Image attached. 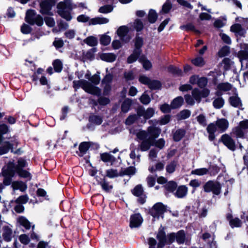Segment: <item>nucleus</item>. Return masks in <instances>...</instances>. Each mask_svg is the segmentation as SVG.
<instances>
[{
    "label": "nucleus",
    "instance_id": "nucleus-3",
    "mask_svg": "<svg viewBox=\"0 0 248 248\" xmlns=\"http://www.w3.org/2000/svg\"><path fill=\"white\" fill-rule=\"evenodd\" d=\"M58 14L66 21H69L72 18L71 12L73 10L72 3L70 0L60 2L57 6Z\"/></svg>",
    "mask_w": 248,
    "mask_h": 248
},
{
    "label": "nucleus",
    "instance_id": "nucleus-37",
    "mask_svg": "<svg viewBox=\"0 0 248 248\" xmlns=\"http://www.w3.org/2000/svg\"><path fill=\"white\" fill-rule=\"evenodd\" d=\"M136 171V168L134 167H129L128 168H126L124 169L123 170H122L120 171V176H123V175H133L135 174Z\"/></svg>",
    "mask_w": 248,
    "mask_h": 248
},
{
    "label": "nucleus",
    "instance_id": "nucleus-38",
    "mask_svg": "<svg viewBox=\"0 0 248 248\" xmlns=\"http://www.w3.org/2000/svg\"><path fill=\"white\" fill-rule=\"evenodd\" d=\"M177 165L178 162L176 160H173L170 162L167 165L166 167L167 172L169 173H172L174 172Z\"/></svg>",
    "mask_w": 248,
    "mask_h": 248
},
{
    "label": "nucleus",
    "instance_id": "nucleus-35",
    "mask_svg": "<svg viewBox=\"0 0 248 248\" xmlns=\"http://www.w3.org/2000/svg\"><path fill=\"white\" fill-rule=\"evenodd\" d=\"M184 103V99L182 96H178L174 99L171 103L173 109L181 107Z\"/></svg>",
    "mask_w": 248,
    "mask_h": 248
},
{
    "label": "nucleus",
    "instance_id": "nucleus-62",
    "mask_svg": "<svg viewBox=\"0 0 248 248\" xmlns=\"http://www.w3.org/2000/svg\"><path fill=\"white\" fill-rule=\"evenodd\" d=\"M196 119L197 122H198V123L200 125H201L203 126H205L206 125V124H207L206 119L205 116L203 114H200L199 116L196 117Z\"/></svg>",
    "mask_w": 248,
    "mask_h": 248
},
{
    "label": "nucleus",
    "instance_id": "nucleus-53",
    "mask_svg": "<svg viewBox=\"0 0 248 248\" xmlns=\"http://www.w3.org/2000/svg\"><path fill=\"white\" fill-rule=\"evenodd\" d=\"M11 148L12 145L8 142H3L2 146L0 147V155L7 153Z\"/></svg>",
    "mask_w": 248,
    "mask_h": 248
},
{
    "label": "nucleus",
    "instance_id": "nucleus-49",
    "mask_svg": "<svg viewBox=\"0 0 248 248\" xmlns=\"http://www.w3.org/2000/svg\"><path fill=\"white\" fill-rule=\"evenodd\" d=\"M191 62L193 65L198 67H202L205 64L204 59L201 57H198L192 59Z\"/></svg>",
    "mask_w": 248,
    "mask_h": 248
},
{
    "label": "nucleus",
    "instance_id": "nucleus-57",
    "mask_svg": "<svg viewBox=\"0 0 248 248\" xmlns=\"http://www.w3.org/2000/svg\"><path fill=\"white\" fill-rule=\"evenodd\" d=\"M224 104V100L221 97L216 98L213 102L214 107L216 108H222Z\"/></svg>",
    "mask_w": 248,
    "mask_h": 248
},
{
    "label": "nucleus",
    "instance_id": "nucleus-20",
    "mask_svg": "<svg viewBox=\"0 0 248 248\" xmlns=\"http://www.w3.org/2000/svg\"><path fill=\"white\" fill-rule=\"evenodd\" d=\"M216 124L218 130L221 133L225 131L229 125L228 121L224 118L217 119L216 122Z\"/></svg>",
    "mask_w": 248,
    "mask_h": 248
},
{
    "label": "nucleus",
    "instance_id": "nucleus-28",
    "mask_svg": "<svg viewBox=\"0 0 248 248\" xmlns=\"http://www.w3.org/2000/svg\"><path fill=\"white\" fill-rule=\"evenodd\" d=\"M231 134L232 136L236 137L237 138H243L246 133L238 125L237 126L232 128Z\"/></svg>",
    "mask_w": 248,
    "mask_h": 248
},
{
    "label": "nucleus",
    "instance_id": "nucleus-59",
    "mask_svg": "<svg viewBox=\"0 0 248 248\" xmlns=\"http://www.w3.org/2000/svg\"><path fill=\"white\" fill-rule=\"evenodd\" d=\"M89 121L95 124H100L102 122V118L100 116L96 115H92L90 117Z\"/></svg>",
    "mask_w": 248,
    "mask_h": 248
},
{
    "label": "nucleus",
    "instance_id": "nucleus-8",
    "mask_svg": "<svg viewBox=\"0 0 248 248\" xmlns=\"http://www.w3.org/2000/svg\"><path fill=\"white\" fill-rule=\"evenodd\" d=\"M166 211V207L161 202L155 204L150 210V214L154 218L163 217V214Z\"/></svg>",
    "mask_w": 248,
    "mask_h": 248
},
{
    "label": "nucleus",
    "instance_id": "nucleus-36",
    "mask_svg": "<svg viewBox=\"0 0 248 248\" xmlns=\"http://www.w3.org/2000/svg\"><path fill=\"white\" fill-rule=\"evenodd\" d=\"M175 235L176 241L178 244H182L185 242L186 234L183 230L178 231L177 233H175Z\"/></svg>",
    "mask_w": 248,
    "mask_h": 248
},
{
    "label": "nucleus",
    "instance_id": "nucleus-6",
    "mask_svg": "<svg viewBox=\"0 0 248 248\" xmlns=\"http://www.w3.org/2000/svg\"><path fill=\"white\" fill-rule=\"evenodd\" d=\"M28 163L26 160L22 158H19L17 163L10 162L7 165V170H5V174H9L11 176H14L16 171L23 169L27 166Z\"/></svg>",
    "mask_w": 248,
    "mask_h": 248
},
{
    "label": "nucleus",
    "instance_id": "nucleus-45",
    "mask_svg": "<svg viewBox=\"0 0 248 248\" xmlns=\"http://www.w3.org/2000/svg\"><path fill=\"white\" fill-rule=\"evenodd\" d=\"M106 176L109 178H113L120 176V171L116 169H110L106 170Z\"/></svg>",
    "mask_w": 248,
    "mask_h": 248
},
{
    "label": "nucleus",
    "instance_id": "nucleus-60",
    "mask_svg": "<svg viewBox=\"0 0 248 248\" xmlns=\"http://www.w3.org/2000/svg\"><path fill=\"white\" fill-rule=\"evenodd\" d=\"M217 88L219 91L226 92L230 90L232 86L228 83H220L217 86Z\"/></svg>",
    "mask_w": 248,
    "mask_h": 248
},
{
    "label": "nucleus",
    "instance_id": "nucleus-31",
    "mask_svg": "<svg viewBox=\"0 0 248 248\" xmlns=\"http://www.w3.org/2000/svg\"><path fill=\"white\" fill-rule=\"evenodd\" d=\"M12 186L14 189H19L24 191L27 188V185L22 181H15L12 183Z\"/></svg>",
    "mask_w": 248,
    "mask_h": 248
},
{
    "label": "nucleus",
    "instance_id": "nucleus-18",
    "mask_svg": "<svg viewBox=\"0 0 248 248\" xmlns=\"http://www.w3.org/2000/svg\"><path fill=\"white\" fill-rule=\"evenodd\" d=\"M97 51V48L96 47H92L89 49L86 52H83L82 55L81 60L85 62L89 60L92 61L95 58L94 53Z\"/></svg>",
    "mask_w": 248,
    "mask_h": 248
},
{
    "label": "nucleus",
    "instance_id": "nucleus-14",
    "mask_svg": "<svg viewBox=\"0 0 248 248\" xmlns=\"http://www.w3.org/2000/svg\"><path fill=\"white\" fill-rule=\"evenodd\" d=\"M128 31V28L126 26H120L117 31L118 35L121 40L124 43L128 42L130 39V36L127 35Z\"/></svg>",
    "mask_w": 248,
    "mask_h": 248
},
{
    "label": "nucleus",
    "instance_id": "nucleus-55",
    "mask_svg": "<svg viewBox=\"0 0 248 248\" xmlns=\"http://www.w3.org/2000/svg\"><path fill=\"white\" fill-rule=\"evenodd\" d=\"M25 23H23L21 26L20 31L21 32L24 34H28L31 33L32 31V28L30 26Z\"/></svg>",
    "mask_w": 248,
    "mask_h": 248
},
{
    "label": "nucleus",
    "instance_id": "nucleus-1",
    "mask_svg": "<svg viewBox=\"0 0 248 248\" xmlns=\"http://www.w3.org/2000/svg\"><path fill=\"white\" fill-rule=\"evenodd\" d=\"M90 82L86 81L84 80H80L78 81H74V87L78 88L81 87L85 92L93 95H99L100 94V90L92 85L93 83L94 85H97L99 83V78H89Z\"/></svg>",
    "mask_w": 248,
    "mask_h": 248
},
{
    "label": "nucleus",
    "instance_id": "nucleus-21",
    "mask_svg": "<svg viewBox=\"0 0 248 248\" xmlns=\"http://www.w3.org/2000/svg\"><path fill=\"white\" fill-rule=\"evenodd\" d=\"M100 59L108 62H112L116 59V55L113 53H102L99 54Z\"/></svg>",
    "mask_w": 248,
    "mask_h": 248
},
{
    "label": "nucleus",
    "instance_id": "nucleus-10",
    "mask_svg": "<svg viewBox=\"0 0 248 248\" xmlns=\"http://www.w3.org/2000/svg\"><path fill=\"white\" fill-rule=\"evenodd\" d=\"M210 94V91L206 88L200 90L198 89H194L192 91V95L198 103H200L202 98L207 97Z\"/></svg>",
    "mask_w": 248,
    "mask_h": 248
},
{
    "label": "nucleus",
    "instance_id": "nucleus-23",
    "mask_svg": "<svg viewBox=\"0 0 248 248\" xmlns=\"http://www.w3.org/2000/svg\"><path fill=\"white\" fill-rule=\"evenodd\" d=\"M109 22V20L108 18L106 17H95L94 18H91L89 22V25H95L97 24H104L108 23Z\"/></svg>",
    "mask_w": 248,
    "mask_h": 248
},
{
    "label": "nucleus",
    "instance_id": "nucleus-58",
    "mask_svg": "<svg viewBox=\"0 0 248 248\" xmlns=\"http://www.w3.org/2000/svg\"><path fill=\"white\" fill-rule=\"evenodd\" d=\"M18 222L20 225L24 226L26 229H30L31 223L25 217H20L18 219Z\"/></svg>",
    "mask_w": 248,
    "mask_h": 248
},
{
    "label": "nucleus",
    "instance_id": "nucleus-40",
    "mask_svg": "<svg viewBox=\"0 0 248 248\" xmlns=\"http://www.w3.org/2000/svg\"><path fill=\"white\" fill-rule=\"evenodd\" d=\"M190 82L191 84L197 83L201 88L205 87L207 83V78H192Z\"/></svg>",
    "mask_w": 248,
    "mask_h": 248
},
{
    "label": "nucleus",
    "instance_id": "nucleus-63",
    "mask_svg": "<svg viewBox=\"0 0 248 248\" xmlns=\"http://www.w3.org/2000/svg\"><path fill=\"white\" fill-rule=\"evenodd\" d=\"M237 57L241 62L243 60H248V52L240 50L238 53Z\"/></svg>",
    "mask_w": 248,
    "mask_h": 248
},
{
    "label": "nucleus",
    "instance_id": "nucleus-19",
    "mask_svg": "<svg viewBox=\"0 0 248 248\" xmlns=\"http://www.w3.org/2000/svg\"><path fill=\"white\" fill-rule=\"evenodd\" d=\"M147 131L148 135H149L148 139L153 141L154 139L157 138L159 136L161 133V130L159 127L151 126L148 127Z\"/></svg>",
    "mask_w": 248,
    "mask_h": 248
},
{
    "label": "nucleus",
    "instance_id": "nucleus-64",
    "mask_svg": "<svg viewBox=\"0 0 248 248\" xmlns=\"http://www.w3.org/2000/svg\"><path fill=\"white\" fill-rule=\"evenodd\" d=\"M238 125L244 131V132L247 134L248 132V120H245L241 121Z\"/></svg>",
    "mask_w": 248,
    "mask_h": 248
},
{
    "label": "nucleus",
    "instance_id": "nucleus-51",
    "mask_svg": "<svg viewBox=\"0 0 248 248\" xmlns=\"http://www.w3.org/2000/svg\"><path fill=\"white\" fill-rule=\"evenodd\" d=\"M6 170H7V167L3 168L2 173L3 176L4 177L3 182L5 185L8 186L11 184V181H12V177H13L14 176H11L9 174H5L4 171Z\"/></svg>",
    "mask_w": 248,
    "mask_h": 248
},
{
    "label": "nucleus",
    "instance_id": "nucleus-12",
    "mask_svg": "<svg viewBox=\"0 0 248 248\" xmlns=\"http://www.w3.org/2000/svg\"><path fill=\"white\" fill-rule=\"evenodd\" d=\"M132 193L136 196L139 197L138 202L141 203L143 204L146 201V196L143 193V189L141 185L136 186L133 190Z\"/></svg>",
    "mask_w": 248,
    "mask_h": 248
},
{
    "label": "nucleus",
    "instance_id": "nucleus-32",
    "mask_svg": "<svg viewBox=\"0 0 248 248\" xmlns=\"http://www.w3.org/2000/svg\"><path fill=\"white\" fill-rule=\"evenodd\" d=\"M98 184L100 185L103 190L106 192H109L113 188V186L110 185L105 178H104L101 181H98Z\"/></svg>",
    "mask_w": 248,
    "mask_h": 248
},
{
    "label": "nucleus",
    "instance_id": "nucleus-56",
    "mask_svg": "<svg viewBox=\"0 0 248 248\" xmlns=\"http://www.w3.org/2000/svg\"><path fill=\"white\" fill-rule=\"evenodd\" d=\"M231 104L234 107H239L241 106L240 99L237 96H232L230 98Z\"/></svg>",
    "mask_w": 248,
    "mask_h": 248
},
{
    "label": "nucleus",
    "instance_id": "nucleus-4",
    "mask_svg": "<svg viewBox=\"0 0 248 248\" xmlns=\"http://www.w3.org/2000/svg\"><path fill=\"white\" fill-rule=\"evenodd\" d=\"M25 20L31 26L36 24L40 27L44 24V20L42 16L37 15L36 11L33 9H28L26 11Z\"/></svg>",
    "mask_w": 248,
    "mask_h": 248
},
{
    "label": "nucleus",
    "instance_id": "nucleus-33",
    "mask_svg": "<svg viewBox=\"0 0 248 248\" xmlns=\"http://www.w3.org/2000/svg\"><path fill=\"white\" fill-rule=\"evenodd\" d=\"M175 0H166V1L162 5L160 13L168 14L170 12L172 8V2Z\"/></svg>",
    "mask_w": 248,
    "mask_h": 248
},
{
    "label": "nucleus",
    "instance_id": "nucleus-46",
    "mask_svg": "<svg viewBox=\"0 0 248 248\" xmlns=\"http://www.w3.org/2000/svg\"><path fill=\"white\" fill-rule=\"evenodd\" d=\"M133 24L134 28L137 32L141 31L144 28L143 22L140 19L136 18Z\"/></svg>",
    "mask_w": 248,
    "mask_h": 248
},
{
    "label": "nucleus",
    "instance_id": "nucleus-50",
    "mask_svg": "<svg viewBox=\"0 0 248 248\" xmlns=\"http://www.w3.org/2000/svg\"><path fill=\"white\" fill-rule=\"evenodd\" d=\"M113 7L110 4H107L100 7L99 8L98 12L100 13L108 14L112 11Z\"/></svg>",
    "mask_w": 248,
    "mask_h": 248
},
{
    "label": "nucleus",
    "instance_id": "nucleus-30",
    "mask_svg": "<svg viewBox=\"0 0 248 248\" xmlns=\"http://www.w3.org/2000/svg\"><path fill=\"white\" fill-rule=\"evenodd\" d=\"M187 193V187L185 186H181L177 188L175 195L178 198L185 197Z\"/></svg>",
    "mask_w": 248,
    "mask_h": 248
},
{
    "label": "nucleus",
    "instance_id": "nucleus-34",
    "mask_svg": "<svg viewBox=\"0 0 248 248\" xmlns=\"http://www.w3.org/2000/svg\"><path fill=\"white\" fill-rule=\"evenodd\" d=\"M92 143L90 142H81L79 146V150L80 151L79 155L83 156L89 149Z\"/></svg>",
    "mask_w": 248,
    "mask_h": 248
},
{
    "label": "nucleus",
    "instance_id": "nucleus-48",
    "mask_svg": "<svg viewBox=\"0 0 248 248\" xmlns=\"http://www.w3.org/2000/svg\"><path fill=\"white\" fill-rule=\"evenodd\" d=\"M185 134V131L183 129L177 130L173 134V139L176 141L180 140Z\"/></svg>",
    "mask_w": 248,
    "mask_h": 248
},
{
    "label": "nucleus",
    "instance_id": "nucleus-41",
    "mask_svg": "<svg viewBox=\"0 0 248 248\" xmlns=\"http://www.w3.org/2000/svg\"><path fill=\"white\" fill-rule=\"evenodd\" d=\"M209 170L208 169L202 168L197 169L191 171V174L196 175L198 176H202L208 174Z\"/></svg>",
    "mask_w": 248,
    "mask_h": 248
},
{
    "label": "nucleus",
    "instance_id": "nucleus-9",
    "mask_svg": "<svg viewBox=\"0 0 248 248\" xmlns=\"http://www.w3.org/2000/svg\"><path fill=\"white\" fill-rule=\"evenodd\" d=\"M12 231L11 226L6 223L0 224V236L6 241H10L12 238Z\"/></svg>",
    "mask_w": 248,
    "mask_h": 248
},
{
    "label": "nucleus",
    "instance_id": "nucleus-15",
    "mask_svg": "<svg viewBox=\"0 0 248 248\" xmlns=\"http://www.w3.org/2000/svg\"><path fill=\"white\" fill-rule=\"evenodd\" d=\"M137 114L139 116H142L145 119H148L154 115L155 110L151 108H149L146 110H145L143 108H140L138 109Z\"/></svg>",
    "mask_w": 248,
    "mask_h": 248
},
{
    "label": "nucleus",
    "instance_id": "nucleus-61",
    "mask_svg": "<svg viewBox=\"0 0 248 248\" xmlns=\"http://www.w3.org/2000/svg\"><path fill=\"white\" fill-rule=\"evenodd\" d=\"M136 135L138 139L142 141L143 140H147L146 138L148 136V133L147 131L140 130L137 132Z\"/></svg>",
    "mask_w": 248,
    "mask_h": 248
},
{
    "label": "nucleus",
    "instance_id": "nucleus-25",
    "mask_svg": "<svg viewBox=\"0 0 248 248\" xmlns=\"http://www.w3.org/2000/svg\"><path fill=\"white\" fill-rule=\"evenodd\" d=\"M152 144V140L148 139L147 140H142L139 145L138 148L141 151H147L150 149Z\"/></svg>",
    "mask_w": 248,
    "mask_h": 248
},
{
    "label": "nucleus",
    "instance_id": "nucleus-39",
    "mask_svg": "<svg viewBox=\"0 0 248 248\" xmlns=\"http://www.w3.org/2000/svg\"><path fill=\"white\" fill-rule=\"evenodd\" d=\"M101 160L105 162L113 163L115 160V158L109 153H105L100 155Z\"/></svg>",
    "mask_w": 248,
    "mask_h": 248
},
{
    "label": "nucleus",
    "instance_id": "nucleus-54",
    "mask_svg": "<svg viewBox=\"0 0 248 248\" xmlns=\"http://www.w3.org/2000/svg\"><path fill=\"white\" fill-rule=\"evenodd\" d=\"M152 142V145L155 146L156 147L159 148V149H163L165 146V141L164 139L162 138H160L155 141L153 140Z\"/></svg>",
    "mask_w": 248,
    "mask_h": 248
},
{
    "label": "nucleus",
    "instance_id": "nucleus-47",
    "mask_svg": "<svg viewBox=\"0 0 248 248\" xmlns=\"http://www.w3.org/2000/svg\"><path fill=\"white\" fill-rule=\"evenodd\" d=\"M132 104V101L131 100L129 99H126L124 100V101L123 102V104H122L121 106V109L122 111L126 113L128 112L129 110L130 107Z\"/></svg>",
    "mask_w": 248,
    "mask_h": 248
},
{
    "label": "nucleus",
    "instance_id": "nucleus-13",
    "mask_svg": "<svg viewBox=\"0 0 248 248\" xmlns=\"http://www.w3.org/2000/svg\"><path fill=\"white\" fill-rule=\"evenodd\" d=\"M40 13L43 15L53 16V14L51 11L54 3H50L46 1H41L40 3Z\"/></svg>",
    "mask_w": 248,
    "mask_h": 248
},
{
    "label": "nucleus",
    "instance_id": "nucleus-7",
    "mask_svg": "<svg viewBox=\"0 0 248 248\" xmlns=\"http://www.w3.org/2000/svg\"><path fill=\"white\" fill-rule=\"evenodd\" d=\"M204 191L206 192H212L215 195H218L221 191V186L217 181L210 180L203 186Z\"/></svg>",
    "mask_w": 248,
    "mask_h": 248
},
{
    "label": "nucleus",
    "instance_id": "nucleus-44",
    "mask_svg": "<svg viewBox=\"0 0 248 248\" xmlns=\"http://www.w3.org/2000/svg\"><path fill=\"white\" fill-rule=\"evenodd\" d=\"M100 43L103 46L108 45L111 41V37L105 34L100 35L99 39Z\"/></svg>",
    "mask_w": 248,
    "mask_h": 248
},
{
    "label": "nucleus",
    "instance_id": "nucleus-27",
    "mask_svg": "<svg viewBox=\"0 0 248 248\" xmlns=\"http://www.w3.org/2000/svg\"><path fill=\"white\" fill-rule=\"evenodd\" d=\"M83 42L88 46L95 47L98 44V41L97 37L94 36H89L83 40Z\"/></svg>",
    "mask_w": 248,
    "mask_h": 248
},
{
    "label": "nucleus",
    "instance_id": "nucleus-29",
    "mask_svg": "<svg viewBox=\"0 0 248 248\" xmlns=\"http://www.w3.org/2000/svg\"><path fill=\"white\" fill-rule=\"evenodd\" d=\"M158 18V15L155 10L151 9L149 10L147 16V20L150 24L155 23Z\"/></svg>",
    "mask_w": 248,
    "mask_h": 248
},
{
    "label": "nucleus",
    "instance_id": "nucleus-24",
    "mask_svg": "<svg viewBox=\"0 0 248 248\" xmlns=\"http://www.w3.org/2000/svg\"><path fill=\"white\" fill-rule=\"evenodd\" d=\"M167 72L174 76H183L182 70L173 65L171 64L167 67Z\"/></svg>",
    "mask_w": 248,
    "mask_h": 248
},
{
    "label": "nucleus",
    "instance_id": "nucleus-42",
    "mask_svg": "<svg viewBox=\"0 0 248 248\" xmlns=\"http://www.w3.org/2000/svg\"><path fill=\"white\" fill-rule=\"evenodd\" d=\"M230 53V47L227 46H222L218 51L217 55L220 58L224 57Z\"/></svg>",
    "mask_w": 248,
    "mask_h": 248
},
{
    "label": "nucleus",
    "instance_id": "nucleus-17",
    "mask_svg": "<svg viewBox=\"0 0 248 248\" xmlns=\"http://www.w3.org/2000/svg\"><path fill=\"white\" fill-rule=\"evenodd\" d=\"M140 81L143 84H148L152 89H159L161 86L160 82L156 80H150V78H139Z\"/></svg>",
    "mask_w": 248,
    "mask_h": 248
},
{
    "label": "nucleus",
    "instance_id": "nucleus-52",
    "mask_svg": "<svg viewBox=\"0 0 248 248\" xmlns=\"http://www.w3.org/2000/svg\"><path fill=\"white\" fill-rule=\"evenodd\" d=\"M16 172L17 173L19 176L21 177L27 178L29 180H30L31 179V174L27 170L24 169L16 171Z\"/></svg>",
    "mask_w": 248,
    "mask_h": 248
},
{
    "label": "nucleus",
    "instance_id": "nucleus-26",
    "mask_svg": "<svg viewBox=\"0 0 248 248\" xmlns=\"http://www.w3.org/2000/svg\"><path fill=\"white\" fill-rule=\"evenodd\" d=\"M180 28L186 31H192L197 34H200L201 33L199 30L196 29L195 26L191 23H188L186 24L181 25Z\"/></svg>",
    "mask_w": 248,
    "mask_h": 248
},
{
    "label": "nucleus",
    "instance_id": "nucleus-2",
    "mask_svg": "<svg viewBox=\"0 0 248 248\" xmlns=\"http://www.w3.org/2000/svg\"><path fill=\"white\" fill-rule=\"evenodd\" d=\"M134 48L132 53L127 58V62L131 64L135 62L140 57L142 53V47L144 45L142 37L140 36V33H137L133 40Z\"/></svg>",
    "mask_w": 248,
    "mask_h": 248
},
{
    "label": "nucleus",
    "instance_id": "nucleus-16",
    "mask_svg": "<svg viewBox=\"0 0 248 248\" xmlns=\"http://www.w3.org/2000/svg\"><path fill=\"white\" fill-rule=\"evenodd\" d=\"M143 221L142 218L140 214H135L131 216L130 227L131 228L138 227L140 226Z\"/></svg>",
    "mask_w": 248,
    "mask_h": 248
},
{
    "label": "nucleus",
    "instance_id": "nucleus-43",
    "mask_svg": "<svg viewBox=\"0 0 248 248\" xmlns=\"http://www.w3.org/2000/svg\"><path fill=\"white\" fill-rule=\"evenodd\" d=\"M54 70L55 72L60 73L62 71L63 67L62 63L59 59L55 60L52 63Z\"/></svg>",
    "mask_w": 248,
    "mask_h": 248
},
{
    "label": "nucleus",
    "instance_id": "nucleus-22",
    "mask_svg": "<svg viewBox=\"0 0 248 248\" xmlns=\"http://www.w3.org/2000/svg\"><path fill=\"white\" fill-rule=\"evenodd\" d=\"M207 131L209 134L208 138L210 140L212 141L215 138V132L217 130L216 124L211 123L207 127Z\"/></svg>",
    "mask_w": 248,
    "mask_h": 248
},
{
    "label": "nucleus",
    "instance_id": "nucleus-5",
    "mask_svg": "<svg viewBox=\"0 0 248 248\" xmlns=\"http://www.w3.org/2000/svg\"><path fill=\"white\" fill-rule=\"evenodd\" d=\"M175 237V233H170L166 236L164 231L159 230L156 236L158 241L157 248H163L166 244L172 243L176 240Z\"/></svg>",
    "mask_w": 248,
    "mask_h": 248
},
{
    "label": "nucleus",
    "instance_id": "nucleus-11",
    "mask_svg": "<svg viewBox=\"0 0 248 248\" xmlns=\"http://www.w3.org/2000/svg\"><path fill=\"white\" fill-rule=\"evenodd\" d=\"M220 140L230 150L234 151L236 149V145L234 140L228 134H223L221 136Z\"/></svg>",
    "mask_w": 248,
    "mask_h": 248
}]
</instances>
